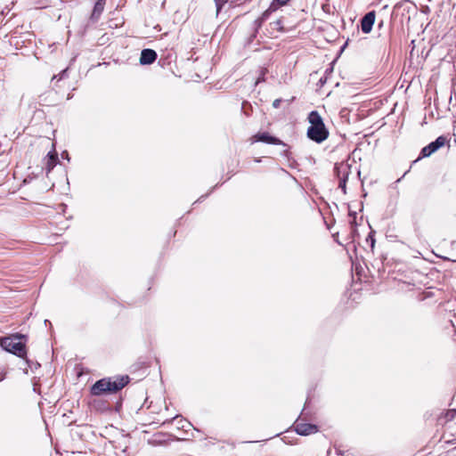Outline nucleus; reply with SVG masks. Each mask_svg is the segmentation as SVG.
<instances>
[{
	"instance_id": "f257e3e1",
	"label": "nucleus",
	"mask_w": 456,
	"mask_h": 456,
	"mask_svg": "<svg viewBox=\"0 0 456 456\" xmlns=\"http://www.w3.org/2000/svg\"><path fill=\"white\" fill-rule=\"evenodd\" d=\"M130 381L127 375L103 378L96 381L91 387L93 395L115 394L123 389Z\"/></svg>"
},
{
	"instance_id": "f03ea898",
	"label": "nucleus",
	"mask_w": 456,
	"mask_h": 456,
	"mask_svg": "<svg viewBox=\"0 0 456 456\" xmlns=\"http://www.w3.org/2000/svg\"><path fill=\"white\" fill-rule=\"evenodd\" d=\"M27 340V335L14 333L0 338V346L6 352L25 359L28 354Z\"/></svg>"
},
{
	"instance_id": "7ed1b4c3",
	"label": "nucleus",
	"mask_w": 456,
	"mask_h": 456,
	"mask_svg": "<svg viewBox=\"0 0 456 456\" xmlns=\"http://www.w3.org/2000/svg\"><path fill=\"white\" fill-rule=\"evenodd\" d=\"M310 126L307 129V136L314 142L321 143L329 136V131L326 128L320 114L314 110L308 116Z\"/></svg>"
},
{
	"instance_id": "20e7f679",
	"label": "nucleus",
	"mask_w": 456,
	"mask_h": 456,
	"mask_svg": "<svg viewBox=\"0 0 456 456\" xmlns=\"http://www.w3.org/2000/svg\"><path fill=\"white\" fill-rule=\"evenodd\" d=\"M335 175L338 181V188L344 194L346 193V182L351 174V166L346 162L337 163L334 168Z\"/></svg>"
},
{
	"instance_id": "39448f33",
	"label": "nucleus",
	"mask_w": 456,
	"mask_h": 456,
	"mask_svg": "<svg viewBox=\"0 0 456 456\" xmlns=\"http://www.w3.org/2000/svg\"><path fill=\"white\" fill-rule=\"evenodd\" d=\"M445 142L446 138L444 136H438L434 142H430L429 144L422 148L419 159L428 158L431 156L433 153H435L440 148H442L445 144Z\"/></svg>"
},
{
	"instance_id": "423d86ee",
	"label": "nucleus",
	"mask_w": 456,
	"mask_h": 456,
	"mask_svg": "<svg viewBox=\"0 0 456 456\" xmlns=\"http://www.w3.org/2000/svg\"><path fill=\"white\" fill-rule=\"evenodd\" d=\"M252 142H261L267 144L285 145V143L278 137L271 135L267 132H259L251 137Z\"/></svg>"
},
{
	"instance_id": "0eeeda50",
	"label": "nucleus",
	"mask_w": 456,
	"mask_h": 456,
	"mask_svg": "<svg viewBox=\"0 0 456 456\" xmlns=\"http://www.w3.org/2000/svg\"><path fill=\"white\" fill-rule=\"evenodd\" d=\"M294 429L300 436H309L319 431L318 426L302 421H296Z\"/></svg>"
},
{
	"instance_id": "6e6552de",
	"label": "nucleus",
	"mask_w": 456,
	"mask_h": 456,
	"mask_svg": "<svg viewBox=\"0 0 456 456\" xmlns=\"http://www.w3.org/2000/svg\"><path fill=\"white\" fill-rule=\"evenodd\" d=\"M376 13L374 11L367 12L361 20V28L363 33H370L375 22Z\"/></svg>"
},
{
	"instance_id": "1a4fd4ad",
	"label": "nucleus",
	"mask_w": 456,
	"mask_h": 456,
	"mask_svg": "<svg viewBox=\"0 0 456 456\" xmlns=\"http://www.w3.org/2000/svg\"><path fill=\"white\" fill-rule=\"evenodd\" d=\"M157 59V53L152 49H143L140 56V63L149 65L153 63Z\"/></svg>"
},
{
	"instance_id": "9d476101",
	"label": "nucleus",
	"mask_w": 456,
	"mask_h": 456,
	"mask_svg": "<svg viewBox=\"0 0 456 456\" xmlns=\"http://www.w3.org/2000/svg\"><path fill=\"white\" fill-rule=\"evenodd\" d=\"M58 161V155L53 150V151H49L47 154V159L45 164V169L47 172H50L56 165Z\"/></svg>"
},
{
	"instance_id": "9b49d317",
	"label": "nucleus",
	"mask_w": 456,
	"mask_h": 456,
	"mask_svg": "<svg viewBox=\"0 0 456 456\" xmlns=\"http://www.w3.org/2000/svg\"><path fill=\"white\" fill-rule=\"evenodd\" d=\"M104 5H105V0H97L96 1L95 4L94 6V10L92 12V15H91V18L93 20H98V18L103 12Z\"/></svg>"
},
{
	"instance_id": "f8f14e48",
	"label": "nucleus",
	"mask_w": 456,
	"mask_h": 456,
	"mask_svg": "<svg viewBox=\"0 0 456 456\" xmlns=\"http://www.w3.org/2000/svg\"><path fill=\"white\" fill-rule=\"evenodd\" d=\"M386 237L391 241H396L398 235L395 226H388L386 232Z\"/></svg>"
},
{
	"instance_id": "ddd939ff",
	"label": "nucleus",
	"mask_w": 456,
	"mask_h": 456,
	"mask_svg": "<svg viewBox=\"0 0 456 456\" xmlns=\"http://www.w3.org/2000/svg\"><path fill=\"white\" fill-rule=\"evenodd\" d=\"M282 23H283L282 20L281 19H279V20L270 22L269 25H270L272 30H275L277 32H283L284 28H283Z\"/></svg>"
},
{
	"instance_id": "4468645a",
	"label": "nucleus",
	"mask_w": 456,
	"mask_h": 456,
	"mask_svg": "<svg viewBox=\"0 0 456 456\" xmlns=\"http://www.w3.org/2000/svg\"><path fill=\"white\" fill-rule=\"evenodd\" d=\"M289 0H273L270 5V10L276 11L278 8L286 5Z\"/></svg>"
},
{
	"instance_id": "2eb2a0df",
	"label": "nucleus",
	"mask_w": 456,
	"mask_h": 456,
	"mask_svg": "<svg viewBox=\"0 0 456 456\" xmlns=\"http://www.w3.org/2000/svg\"><path fill=\"white\" fill-rule=\"evenodd\" d=\"M216 6V13L218 14L220 11L222 10L224 4L228 2V0H214Z\"/></svg>"
},
{
	"instance_id": "dca6fc26",
	"label": "nucleus",
	"mask_w": 456,
	"mask_h": 456,
	"mask_svg": "<svg viewBox=\"0 0 456 456\" xmlns=\"http://www.w3.org/2000/svg\"><path fill=\"white\" fill-rule=\"evenodd\" d=\"M281 102H282V100H281V99H276V100H274V101L273 102V108H275V109L279 108V107H280V105H281Z\"/></svg>"
},
{
	"instance_id": "f3484780",
	"label": "nucleus",
	"mask_w": 456,
	"mask_h": 456,
	"mask_svg": "<svg viewBox=\"0 0 456 456\" xmlns=\"http://www.w3.org/2000/svg\"><path fill=\"white\" fill-rule=\"evenodd\" d=\"M456 415V410H452L446 414L447 419H452Z\"/></svg>"
},
{
	"instance_id": "a211bd4d",
	"label": "nucleus",
	"mask_w": 456,
	"mask_h": 456,
	"mask_svg": "<svg viewBox=\"0 0 456 456\" xmlns=\"http://www.w3.org/2000/svg\"><path fill=\"white\" fill-rule=\"evenodd\" d=\"M411 4V3L407 0H403V1H401L400 6L403 7L404 4Z\"/></svg>"
},
{
	"instance_id": "6ab92c4d",
	"label": "nucleus",
	"mask_w": 456,
	"mask_h": 456,
	"mask_svg": "<svg viewBox=\"0 0 456 456\" xmlns=\"http://www.w3.org/2000/svg\"><path fill=\"white\" fill-rule=\"evenodd\" d=\"M5 373L1 372L0 373V381H2L4 379Z\"/></svg>"
},
{
	"instance_id": "aec40b11",
	"label": "nucleus",
	"mask_w": 456,
	"mask_h": 456,
	"mask_svg": "<svg viewBox=\"0 0 456 456\" xmlns=\"http://www.w3.org/2000/svg\"><path fill=\"white\" fill-rule=\"evenodd\" d=\"M451 452L453 453L456 456V446L454 448H452Z\"/></svg>"
},
{
	"instance_id": "412c9836",
	"label": "nucleus",
	"mask_w": 456,
	"mask_h": 456,
	"mask_svg": "<svg viewBox=\"0 0 456 456\" xmlns=\"http://www.w3.org/2000/svg\"><path fill=\"white\" fill-rule=\"evenodd\" d=\"M394 274V272L391 273L390 271H388V275H393Z\"/></svg>"
},
{
	"instance_id": "4be33fe9",
	"label": "nucleus",
	"mask_w": 456,
	"mask_h": 456,
	"mask_svg": "<svg viewBox=\"0 0 456 456\" xmlns=\"http://www.w3.org/2000/svg\"><path fill=\"white\" fill-rule=\"evenodd\" d=\"M387 266V263L383 265V267L386 268Z\"/></svg>"
}]
</instances>
